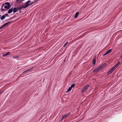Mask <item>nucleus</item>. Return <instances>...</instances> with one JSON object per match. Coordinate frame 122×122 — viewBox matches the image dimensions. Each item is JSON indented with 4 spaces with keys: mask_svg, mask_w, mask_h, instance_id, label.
<instances>
[{
    "mask_svg": "<svg viewBox=\"0 0 122 122\" xmlns=\"http://www.w3.org/2000/svg\"><path fill=\"white\" fill-rule=\"evenodd\" d=\"M5 5V3L2 4L1 6V11H6V10H5L3 8L4 6Z\"/></svg>",
    "mask_w": 122,
    "mask_h": 122,
    "instance_id": "obj_9",
    "label": "nucleus"
},
{
    "mask_svg": "<svg viewBox=\"0 0 122 122\" xmlns=\"http://www.w3.org/2000/svg\"><path fill=\"white\" fill-rule=\"evenodd\" d=\"M101 69L100 68V66H99L98 67L95 68V69L93 70V73L97 72L98 71H99Z\"/></svg>",
    "mask_w": 122,
    "mask_h": 122,
    "instance_id": "obj_6",
    "label": "nucleus"
},
{
    "mask_svg": "<svg viewBox=\"0 0 122 122\" xmlns=\"http://www.w3.org/2000/svg\"><path fill=\"white\" fill-rule=\"evenodd\" d=\"M10 54V52H7L6 54H4L3 55V57L9 55Z\"/></svg>",
    "mask_w": 122,
    "mask_h": 122,
    "instance_id": "obj_12",
    "label": "nucleus"
},
{
    "mask_svg": "<svg viewBox=\"0 0 122 122\" xmlns=\"http://www.w3.org/2000/svg\"><path fill=\"white\" fill-rule=\"evenodd\" d=\"M120 62L118 63L113 67L109 71H108L107 73L108 74H110L113 72L115 69L119 65Z\"/></svg>",
    "mask_w": 122,
    "mask_h": 122,
    "instance_id": "obj_1",
    "label": "nucleus"
},
{
    "mask_svg": "<svg viewBox=\"0 0 122 122\" xmlns=\"http://www.w3.org/2000/svg\"><path fill=\"white\" fill-rule=\"evenodd\" d=\"M4 15H5V17H6V16H8L9 15L7 13H6V14Z\"/></svg>",
    "mask_w": 122,
    "mask_h": 122,
    "instance_id": "obj_23",
    "label": "nucleus"
},
{
    "mask_svg": "<svg viewBox=\"0 0 122 122\" xmlns=\"http://www.w3.org/2000/svg\"><path fill=\"white\" fill-rule=\"evenodd\" d=\"M31 1L30 0H29L27 1L25 3V5L23 6L24 8L27 7L30 5V3L31 2Z\"/></svg>",
    "mask_w": 122,
    "mask_h": 122,
    "instance_id": "obj_3",
    "label": "nucleus"
},
{
    "mask_svg": "<svg viewBox=\"0 0 122 122\" xmlns=\"http://www.w3.org/2000/svg\"><path fill=\"white\" fill-rule=\"evenodd\" d=\"M75 84H72L71 86V87L72 88V87H74L75 86Z\"/></svg>",
    "mask_w": 122,
    "mask_h": 122,
    "instance_id": "obj_21",
    "label": "nucleus"
},
{
    "mask_svg": "<svg viewBox=\"0 0 122 122\" xmlns=\"http://www.w3.org/2000/svg\"><path fill=\"white\" fill-rule=\"evenodd\" d=\"M106 66V64L105 63L99 66L101 69H103L104 67Z\"/></svg>",
    "mask_w": 122,
    "mask_h": 122,
    "instance_id": "obj_8",
    "label": "nucleus"
},
{
    "mask_svg": "<svg viewBox=\"0 0 122 122\" xmlns=\"http://www.w3.org/2000/svg\"><path fill=\"white\" fill-rule=\"evenodd\" d=\"M12 19V18H10V19H8V20H10V19Z\"/></svg>",
    "mask_w": 122,
    "mask_h": 122,
    "instance_id": "obj_26",
    "label": "nucleus"
},
{
    "mask_svg": "<svg viewBox=\"0 0 122 122\" xmlns=\"http://www.w3.org/2000/svg\"><path fill=\"white\" fill-rule=\"evenodd\" d=\"M89 86V85H86L85 86L82 88L81 90L82 92H83L84 91L86 90L88 88Z\"/></svg>",
    "mask_w": 122,
    "mask_h": 122,
    "instance_id": "obj_5",
    "label": "nucleus"
},
{
    "mask_svg": "<svg viewBox=\"0 0 122 122\" xmlns=\"http://www.w3.org/2000/svg\"><path fill=\"white\" fill-rule=\"evenodd\" d=\"M18 57V56H14L13 57V58H17Z\"/></svg>",
    "mask_w": 122,
    "mask_h": 122,
    "instance_id": "obj_22",
    "label": "nucleus"
},
{
    "mask_svg": "<svg viewBox=\"0 0 122 122\" xmlns=\"http://www.w3.org/2000/svg\"><path fill=\"white\" fill-rule=\"evenodd\" d=\"M25 0H17L16 1L18 2L19 3H20L22 1H24Z\"/></svg>",
    "mask_w": 122,
    "mask_h": 122,
    "instance_id": "obj_18",
    "label": "nucleus"
},
{
    "mask_svg": "<svg viewBox=\"0 0 122 122\" xmlns=\"http://www.w3.org/2000/svg\"><path fill=\"white\" fill-rule=\"evenodd\" d=\"M121 58H122V55H121Z\"/></svg>",
    "mask_w": 122,
    "mask_h": 122,
    "instance_id": "obj_27",
    "label": "nucleus"
},
{
    "mask_svg": "<svg viewBox=\"0 0 122 122\" xmlns=\"http://www.w3.org/2000/svg\"><path fill=\"white\" fill-rule=\"evenodd\" d=\"M18 11V10H17V9L15 7L14 8H13V11L14 13H15Z\"/></svg>",
    "mask_w": 122,
    "mask_h": 122,
    "instance_id": "obj_13",
    "label": "nucleus"
},
{
    "mask_svg": "<svg viewBox=\"0 0 122 122\" xmlns=\"http://www.w3.org/2000/svg\"><path fill=\"white\" fill-rule=\"evenodd\" d=\"M3 92H0V94H1V93Z\"/></svg>",
    "mask_w": 122,
    "mask_h": 122,
    "instance_id": "obj_28",
    "label": "nucleus"
},
{
    "mask_svg": "<svg viewBox=\"0 0 122 122\" xmlns=\"http://www.w3.org/2000/svg\"><path fill=\"white\" fill-rule=\"evenodd\" d=\"M72 88L71 87L69 88L68 90H67V92H69L71 90Z\"/></svg>",
    "mask_w": 122,
    "mask_h": 122,
    "instance_id": "obj_20",
    "label": "nucleus"
},
{
    "mask_svg": "<svg viewBox=\"0 0 122 122\" xmlns=\"http://www.w3.org/2000/svg\"><path fill=\"white\" fill-rule=\"evenodd\" d=\"M34 2H32L30 4V5H32Z\"/></svg>",
    "mask_w": 122,
    "mask_h": 122,
    "instance_id": "obj_25",
    "label": "nucleus"
},
{
    "mask_svg": "<svg viewBox=\"0 0 122 122\" xmlns=\"http://www.w3.org/2000/svg\"><path fill=\"white\" fill-rule=\"evenodd\" d=\"M1 29V28L0 27V30Z\"/></svg>",
    "mask_w": 122,
    "mask_h": 122,
    "instance_id": "obj_29",
    "label": "nucleus"
},
{
    "mask_svg": "<svg viewBox=\"0 0 122 122\" xmlns=\"http://www.w3.org/2000/svg\"><path fill=\"white\" fill-rule=\"evenodd\" d=\"M10 23V22H8L6 23L5 24H4V25H2L0 27L1 28V29L5 27V26L6 25H8Z\"/></svg>",
    "mask_w": 122,
    "mask_h": 122,
    "instance_id": "obj_7",
    "label": "nucleus"
},
{
    "mask_svg": "<svg viewBox=\"0 0 122 122\" xmlns=\"http://www.w3.org/2000/svg\"><path fill=\"white\" fill-rule=\"evenodd\" d=\"M96 62V60L95 59H94L93 61V64H94V65H95Z\"/></svg>",
    "mask_w": 122,
    "mask_h": 122,
    "instance_id": "obj_19",
    "label": "nucleus"
},
{
    "mask_svg": "<svg viewBox=\"0 0 122 122\" xmlns=\"http://www.w3.org/2000/svg\"><path fill=\"white\" fill-rule=\"evenodd\" d=\"M5 18V15H3L0 18V19L1 20H3Z\"/></svg>",
    "mask_w": 122,
    "mask_h": 122,
    "instance_id": "obj_17",
    "label": "nucleus"
},
{
    "mask_svg": "<svg viewBox=\"0 0 122 122\" xmlns=\"http://www.w3.org/2000/svg\"><path fill=\"white\" fill-rule=\"evenodd\" d=\"M79 14V12H77L76 14L74 16V17L75 18H77V17Z\"/></svg>",
    "mask_w": 122,
    "mask_h": 122,
    "instance_id": "obj_15",
    "label": "nucleus"
},
{
    "mask_svg": "<svg viewBox=\"0 0 122 122\" xmlns=\"http://www.w3.org/2000/svg\"><path fill=\"white\" fill-rule=\"evenodd\" d=\"M112 50L111 49H110L109 50H108L107 51L105 54H103L104 56H105L108 54L110 53L112 51Z\"/></svg>",
    "mask_w": 122,
    "mask_h": 122,
    "instance_id": "obj_10",
    "label": "nucleus"
},
{
    "mask_svg": "<svg viewBox=\"0 0 122 122\" xmlns=\"http://www.w3.org/2000/svg\"><path fill=\"white\" fill-rule=\"evenodd\" d=\"M17 8V10H20V9H23V8H24V9L23 7V6H21V7H20L19 8H18V7H17V8Z\"/></svg>",
    "mask_w": 122,
    "mask_h": 122,
    "instance_id": "obj_16",
    "label": "nucleus"
},
{
    "mask_svg": "<svg viewBox=\"0 0 122 122\" xmlns=\"http://www.w3.org/2000/svg\"><path fill=\"white\" fill-rule=\"evenodd\" d=\"M5 4L7 5V6L5 5L4 6V8L6 9V10L9 9L11 7V6L10 3L8 2L5 3Z\"/></svg>",
    "mask_w": 122,
    "mask_h": 122,
    "instance_id": "obj_2",
    "label": "nucleus"
},
{
    "mask_svg": "<svg viewBox=\"0 0 122 122\" xmlns=\"http://www.w3.org/2000/svg\"><path fill=\"white\" fill-rule=\"evenodd\" d=\"M13 11V8H11L8 11V13L9 14L11 13Z\"/></svg>",
    "mask_w": 122,
    "mask_h": 122,
    "instance_id": "obj_11",
    "label": "nucleus"
},
{
    "mask_svg": "<svg viewBox=\"0 0 122 122\" xmlns=\"http://www.w3.org/2000/svg\"><path fill=\"white\" fill-rule=\"evenodd\" d=\"M70 114V112H69V113L65 114L63 116L62 118V119L61 120V121H62L64 119L66 118Z\"/></svg>",
    "mask_w": 122,
    "mask_h": 122,
    "instance_id": "obj_4",
    "label": "nucleus"
},
{
    "mask_svg": "<svg viewBox=\"0 0 122 122\" xmlns=\"http://www.w3.org/2000/svg\"><path fill=\"white\" fill-rule=\"evenodd\" d=\"M68 43V42H66V43L63 46V47H64L66 45V44H67Z\"/></svg>",
    "mask_w": 122,
    "mask_h": 122,
    "instance_id": "obj_24",
    "label": "nucleus"
},
{
    "mask_svg": "<svg viewBox=\"0 0 122 122\" xmlns=\"http://www.w3.org/2000/svg\"><path fill=\"white\" fill-rule=\"evenodd\" d=\"M32 70V68H30V69H27L25 70V71L24 72H23L22 73H24L27 72L28 71H30L31 70Z\"/></svg>",
    "mask_w": 122,
    "mask_h": 122,
    "instance_id": "obj_14",
    "label": "nucleus"
}]
</instances>
